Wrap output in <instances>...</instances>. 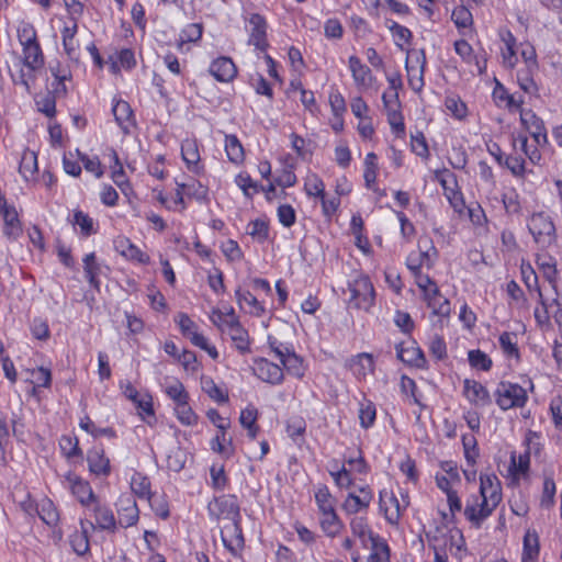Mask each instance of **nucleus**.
Returning <instances> with one entry per match:
<instances>
[{"mask_svg":"<svg viewBox=\"0 0 562 562\" xmlns=\"http://www.w3.org/2000/svg\"><path fill=\"white\" fill-rule=\"evenodd\" d=\"M480 510L476 505H467L464 516L475 528H480L483 521L488 518L502 501V486L498 477L491 474L480 475Z\"/></svg>","mask_w":562,"mask_h":562,"instance_id":"f257e3e1","label":"nucleus"},{"mask_svg":"<svg viewBox=\"0 0 562 562\" xmlns=\"http://www.w3.org/2000/svg\"><path fill=\"white\" fill-rule=\"evenodd\" d=\"M45 58L38 42L22 46V65L16 75L11 74V78L15 85H21L26 92H31V87L35 81L36 74L43 69Z\"/></svg>","mask_w":562,"mask_h":562,"instance_id":"f03ea898","label":"nucleus"},{"mask_svg":"<svg viewBox=\"0 0 562 562\" xmlns=\"http://www.w3.org/2000/svg\"><path fill=\"white\" fill-rule=\"evenodd\" d=\"M528 229L541 248H548L557 240L554 223L546 212L533 213L528 221Z\"/></svg>","mask_w":562,"mask_h":562,"instance_id":"7ed1b4c3","label":"nucleus"},{"mask_svg":"<svg viewBox=\"0 0 562 562\" xmlns=\"http://www.w3.org/2000/svg\"><path fill=\"white\" fill-rule=\"evenodd\" d=\"M350 292L349 305L368 311L374 304L375 292L369 277L359 276L348 283Z\"/></svg>","mask_w":562,"mask_h":562,"instance_id":"20e7f679","label":"nucleus"},{"mask_svg":"<svg viewBox=\"0 0 562 562\" xmlns=\"http://www.w3.org/2000/svg\"><path fill=\"white\" fill-rule=\"evenodd\" d=\"M495 394L496 403L503 411L522 407L528 400L526 390L516 383L502 382Z\"/></svg>","mask_w":562,"mask_h":562,"instance_id":"39448f33","label":"nucleus"},{"mask_svg":"<svg viewBox=\"0 0 562 562\" xmlns=\"http://www.w3.org/2000/svg\"><path fill=\"white\" fill-rule=\"evenodd\" d=\"M212 517L229 519L232 522L240 519V508L235 495H222L215 497L207 505Z\"/></svg>","mask_w":562,"mask_h":562,"instance_id":"423d86ee","label":"nucleus"},{"mask_svg":"<svg viewBox=\"0 0 562 562\" xmlns=\"http://www.w3.org/2000/svg\"><path fill=\"white\" fill-rule=\"evenodd\" d=\"M245 29L249 34L248 44L254 45L260 52H265L269 46L266 19L259 13H250L245 16Z\"/></svg>","mask_w":562,"mask_h":562,"instance_id":"0eeeda50","label":"nucleus"},{"mask_svg":"<svg viewBox=\"0 0 562 562\" xmlns=\"http://www.w3.org/2000/svg\"><path fill=\"white\" fill-rule=\"evenodd\" d=\"M117 512V526L121 528H130L135 526L139 520V509L136 501L130 494H123L120 496L116 503Z\"/></svg>","mask_w":562,"mask_h":562,"instance_id":"6e6552de","label":"nucleus"},{"mask_svg":"<svg viewBox=\"0 0 562 562\" xmlns=\"http://www.w3.org/2000/svg\"><path fill=\"white\" fill-rule=\"evenodd\" d=\"M63 483L71 491L72 495L76 496L80 504L85 507H90L92 502L97 501L90 484L74 472L66 473L64 475Z\"/></svg>","mask_w":562,"mask_h":562,"instance_id":"1a4fd4ad","label":"nucleus"},{"mask_svg":"<svg viewBox=\"0 0 562 562\" xmlns=\"http://www.w3.org/2000/svg\"><path fill=\"white\" fill-rule=\"evenodd\" d=\"M520 122L538 146H544L548 143L544 123L531 110L520 111Z\"/></svg>","mask_w":562,"mask_h":562,"instance_id":"9d476101","label":"nucleus"},{"mask_svg":"<svg viewBox=\"0 0 562 562\" xmlns=\"http://www.w3.org/2000/svg\"><path fill=\"white\" fill-rule=\"evenodd\" d=\"M94 517V527L95 529L105 530L109 532H114L117 529V522L112 509L99 502H92L90 507H88Z\"/></svg>","mask_w":562,"mask_h":562,"instance_id":"9b49d317","label":"nucleus"},{"mask_svg":"<svg viewBox=\"0 0 562 562\" xmlns=\"http://www.w3.org/2000/svg\"><path fill=\"white\" fill-rule=\"evenodd\" d=\"M385 495L386 492H380V509L383 510L385 519L391 525H397L403 512L408 506L407 497H405L403 503H401L394 494H391L387 501L384 499Z\"/></svg>","mask_w":562,"mask_h":562,"instance_id":"f8f14e48","label":"nucleus"},{"mask_svg":"<svg viewBox=\"0 0 562 562\" xmlns=\"http://www.w3.org/2000/svg\"><path fill=\"white\" fill-rule=\"evenodd\" d=\"M255 364V374L263 382L272 385H278L283 382V370L278 364L263 358L256 360Z\"/></svg>","mask_w":562,"mask_h":562,"instance_id":"ddd939ff","label":"nucleus"},{"mask_svg":"<svg viewBox=\"0 0 562 562\" xmlns=\"http://www.w3.org/2000/svg\"><path fill=\"white\" fill-rule=\"evenodd\" d=\"M209 71L217 81L231 82L237 75V67L232 58L221 56L211 63Z\"/></svg>","mask_w":562,"mask_h":562,"instance_id":"4468645a","label":"nucleus"},{"mask_svg":"<svg viewBox=\"0 0 562 562\" xmlns=\"http://www.w3.org/2000/svg\"><path fill=\"white\" fill-rule=\"evenodd\" d=\"M348 67L357 87L368 88L371 86L373 79L372 71L358 56L351 55L348 58Z\"/></svg>","mask_w":562,"mask_h":562,"instance_id":"2eb2a0df","label":"nucleus"},{"mask_svg":"<svg viewBox=\"0 0 562 562\" xmlns=\"http://www.w3.org/2000/svg\"><path fill=\"white\" fill-rule=\"evenodd\" d=\"M0 214L4 221L3 234L7 238L15 240L22 234V226L15 207L9 206L7 202H3Z\"/></svg>","mask_w":562,"mask_h":562,"instance_id":"dca6fc26","label":"nucleus"},{"mask_svg":"<svg viewBox=\"0 0 562 562\" xmlns=\"http://www.w3.org/2000/svg\"><path fill=\"white\" fill-rule=\"evenodd\" d=\"M81 530H75L70 537L69 542L72 550L78 555H85L89 551V529L95 530V527L92 521L88 519L80 520Z\"/></svg>","mask_w":562,"mask_h":562,"instance_id":"f3484780","label":"nucleus"},{"mask_svg":"<svg viewBox=\"0 0 562 562\" xmlns=\"http://www.w3.org/2000/svg\"><path fill=\"white\" fill-rule=\"evenodd\" d=\"M221 537L225 548L233 554H236V552L244 546V537L239 526V520L226 525L221 531Z\"/></svg>","mask_w":562,"mask_h":562,"instance_id":"a211bd4d","label":"nucleus"},{"mask_svg":"<svg viewBox=\"0 0 562 562\" xmlns=\"http://www.w3.org/2000/svg\"><path fill=\"white\" fill-rule=\"evenodd\" d=\"M390 558L391 550L387 542L380 536L372 538V541L370 542V554L367 562H390ZM359 560L360 557L358 553L352 554L353 562H359Z\"/></svg>","mask_w":562,"mask_h":562,"instance_id":"6ab92c4d","label":"nucleus"},{"mask_svg":"<svg viewBox=\"0 0 562 562\" xmlns=\"http://www.w3.org/2000/svg\"><path fill=\"white\" fill-rule=\"evenodd\" d=\"M463 393L475 405H487L491 402L490 393L484 385L475 380H464Z\"/></svg>","mask_w":562,"mask_h":562,"instance_id":"aec40b11","label":"nucleus"},{"mask_svg":"<svg viewBox=\"0 0 562 562\" xmlns=\"http://www.w3.org/2000/svg\"><path fill=\"white\" fill-rule=\"evenodd\" d=\"M182 159L187 165V168L195 173L200 175L203 171V167L200 165V154L198 144L193 139H186L181 144Z\"/></svg>","mask_w":562,"mask_h":562,"instance_id":"412c9836","label":"nucleus"},{"mask_svg":"<svg viewBox=\"0 0 562 562\" xmlns=\"http://www.w3.org/2000/svg\"><path fill=\"white\" fill-rule=\"evenodd\" d=\"M112 113L117 125L124 133H128L130 127L134 125V114L128 102L124 100H114Z\"/></svg>","mask_w":562,"mask_h":562,"instance_id":"4be33fe9","label":"nucleus"},{"mask_svg":"<svg viewBox=\"0 0 562 562\" xmlns=\"http://www.w3.org/2000/svg\"><path fill=\"white\" fill-rule=\"evenodd\" d=\"M87 462L89 465V470L95 475H109L110 460L105 457L104 450L99 448H93L87 453Z\"/></svg>","mask_w":562,"mask_h":562,"instance_id":"5701e85b","label":"nucleus"},{"mask_svg":"<svg viewBox=\"0 0 562 562\" xmlns=\"http://www.w3.org/2000/svg\"><path fill=\"white\" fill-rule=\"evenodd\" d=\"M499 37L504 43V48L502 49V59L504 66L508 68H514L518 61L516 55V37L509 30H501Z\"/></svg>","mask_w":562,"mask_h":562,"instance_id":"b1692460","label":"nucleus"},{"mask_svg":"<svg viewBox=\"0 0 562 562\" xmlns=\"http://www.w3.org/2000/svg\"><path fill=\"white\" fill-rule=\"evenodd\" d=\"M319 515L321 529L327 537L335 538L345 528V525L337 515L336 509L321 513Z\"/></svg>","mask_w":562,"mask_h":562,"instance_id":"393cba45","label":"nucleus"},{"mask_svg":"<svg viewBox=\"0 0 562 562\" xmlns=\"http://www.w3.org/2000/svg\"><path fill=\"white\" fill-rule=\"evenodd\" d=\"M227 335L231 337L235 348L240 353L250 351V339L248 331L243 327L239 321H231L229 331Z\"/></svg>","mask_w":562,"mask_h":562,"instance_id":"a878e982","label":"nucleus"},{"mask_svg":"<svg viewBox=\"0 0 562 562\" xmlns=\"http://www.w3.org/2000/svg\"><path fill=\"white\" fill-rule=\"evenodd\" d=\"M396 355L401 361L416 368H425L427 362L425 355L419 347L405 348L403 344H400L396 346Z\"/></svg>","mask_w":562,"mask_h":562,"instance_id":"bb28decb","label":"nucleus"},{"mask_svg":"<svg viewBox=\"0 0 562 562\" xmlns=\"http://www.w3.org/2000/svg\"><path fill=\"white\" fill-rule=\"evenodd\" d=\"M540 552L539 536L536 530L528 529L524 536L521 562H537Z\"/></svg>","mask_w":562,"mask_h":562,"instance_id":"cd10ccee","label":"nucleus"},{"mask_svg":"<svg viewBox=\"0 0 562 562\" xmlns=\"http://www.w3.org/2000/svg\"><path fill=\"white\" fill-rule=\"evenodd\" d=\"M539 69H533L531 66H524L517 71V82L520 89L530 95H538L539 88L535 80V76Z\"/></svg>","mask_w":562,"mask_h":562,"instance_id":"c85d7f7f","label":"nucleus"},{"mask_svg":"<svg viewBox=\"0 0 562 562\" xmlns=\"http://www.w3.org/2000/svg\"><path fill=\"white\" fill-rule=\"evenodd\" d=\"M235 296L240 308H244L247 313L255 316H261L265 313L263 305L249 291H243L238 288L235 291Z\"/></svg>","mask_w":562,"mask_h":562,"instance_id":"c756f323","label":"nucleus"},{"mask_svg":"<svg viewBox=\"0 0 562 562\" xmlns=\"http://www.w3.org/2000/svg\"><path fill=\"white\" fill-rule=\"evenodd\" d=\"M350 529L352 535L359 538L363 547H368V541L371 542L372 538L378 536L372 532L367 518L362 516L351 518Z\"/></svg>","mask_w":562,"mask_h":562,"instance_id":"7c9ffc66","label":"nucleus"},{"mask_svg":"<svg viewBox=\"0 0 562 562\" xmlns=\"http://www.w3.org/2000/svg\"><path fill=\"white\" fill-rule=\"evenodd\" d=\"M37 155L35 151L25 149L21 156L19 172L24 180L29 181L37 172Z\"/></svg>","mask_w":562,"mask_h":562,"instance_id":"2f4dec72","label":"nucleus"},{"mask_svg":"<svg viewBox=\"0 0 562 562\" xmlns=\"http://www.w3.org/2000/svg\"><path fill=\"white\" fill-rule=\"evenodd\" d=\"M77 31H78V25H77L76 21H74L71 26L66 25L61 30L63 46H64L65 53L71 59L77 58V49L79 47V44L75 38Z\"/></svg>","mask_w":562,"mask_h":562,"instance_id":"473e14b6","label":"nucleus"},{"mask_svg":"<svg viewBox=\"0 0 562 562\" xmlns=\"http://www.w3.org/2000/svg\"><path fill=\"white\" fill-rule=\"evenodd\" d=\"M225 151L233 164H241L245 158L244 147L236 135L225 136Z\"/></svg>","mask_w":562,"mask_h":562,"instance_id":"72a5a7b5","label":"nucleus"},{"mask_svg":"<svg viewBox=\"0 0 562 562\" xmlns=\"http://www.w3.org/2000/svg\"><path fill=\"white\" fill-rule=\"evenodd\" d=\"M418 248V254H420V259L423 260L424 265L428 269L432 268L438 258V250L435 247L432 240L428 237L419 238Z\"/></svg>","mask_w":562,"mask_h":562,"instance_id":"f704fd0d","label":"nucleus"},{"mask_svg":"<svg viewBox=\"0 0 562 562\" xmlns=\"http://www.w3.org/2000/svg\"><path fill=\"white\" fill-rule=\"evenodd\" d=\"M257 418L258 411L252 405H248L245 409H243L239 416V422L241 426L247 429L248 436L251 439H255L259 431V427L256 424Z\"/></svg>","mask_w":562,"mask_h":562,"instance_id":"c9c22d12","label":"nucleus"},{"mask_svg":"<svg viewBox=\"0 0 562 562\" xmlns=\"http://www.w3.org/2000/svg\"><path fill=\"white\" fill-rule=\"evenodd\" d=\"M286 372L293 376L302 378L304 375L303 360L293 348L285 351V356L280 360Z\"/></svg>","mask_w":562,"mask_h":562,"instance_id":"e433bc0d","label":"nucleus"},{"mask_svg":"<svg viewBox=\"0 0 562 562\" xmlns=\"http://www.w3.org/2000/svg\"><path fill=\"white\" fill-rule=\"evenodd\" d=\"M426 538L432 550L446 549L449 541L447 526H436L434 529L426 532Z\"/></svg>","mask_w":562,"mask_h":562,"instance_id":"4c0bfd02","label":"nucleus"},{"mask_svg":"<svg viewBox=\"0 0 562 562\" xmlns=\"http://www.w3.org/2000/svg\"><path fill=\"white\" fill-rule=\"evenodd\" d=\"M235 183L248 199H251L260 190H263V186L254 181L247 172L238 173L235 178Z\"/></svg>","mask_w":562,"mask_h":562,"instance_id":"58836bf2","label":"nucleus"},{"mask_svg":"<svg viewBox=\"0 0 562 562\" xmlns=\"http://www.w3.org/2000/svg\"><path fill=\"white\" fill-rule=\"evenodd\" d=\"M131 490L139 498H146L153 496L154 493L150 491V481L147 476L142 473H135L131 480Z\"/></svg>","mask_w":562,"mask_h":562,"instance_id":"ea45409f","label":"nucleus"},{"mask_svg":"<svg viewBox=\"0 0 562 562\" xmlns=\"http://www.w3.org/2000/svg\"><path fill=\"white\" fill-rule=\"evenodd\" d=\"M370 505L367 497H361L355 493H349L344 501L341 508L347 515H355L363 509H367Z\"/></svg>","mask_w":562,"mask_h":562,"instance_id":"a19ab883","label":"nucleus"},{"mask_svg":"<svg viewBox=\"0 0 562 562\" xmlns=\"http://www.w3.org/2000/svg\"><path fill=\"white\" fill-rule=\"evenodd\" d=\"M499 346L504 355L508 358L520 359L519 348L517 346L516 336L513 333L504 331L498 338Z\"/></svg>","mask_w":562,"mask_h":562,"instance_id":"79ce46f5","label":"nucleus"},{"mask_svg":"<svg viewBox=\"0 0 562 562\" xmlns=\"http://www.w3.org/2000/svg\"><path fill=\"white\" fill-rule=\"evenodd\" d=\"M83 270L86 278L91 286L99 289V280L98 274L100 272V267L95 261V254L90 252L87 254L83 258Z\"/></svg>","mask_w":562,"mask_h":562,"instance_id":"37998d69","label":"nucleus"},{"mask_svg":"<svg viewBox=\"0 0 562 562\" xmlns=\"http://www.w3.org/2000/svg\"><path fill=\"white\" fill-rule=\"evenodd\" d=\"M202 390L215 402L223 404L228 401V395L221 387L216 385L214 380L210 376H202Z\"/></svg>","mask_w":562,"mask_h":562,"instance_id":"c03bdc74","label":"nucleus"},{"mask_svg":"<svg viewBox=\"0 0 562 562\" xmlns=\"http://www.w3.org/2000/svg\"><path fill=\"white\" fill-rule=\"evenodd\" d=\"M376 418V408L371 401H363L359 407V422L360 426L364 429H369L374 425Z\"/></svg>","mask_w":562,"mask_h":562,"instance_id":"a18cd8bd","label":"nucleus"},{"mask_svg":"<svg viewBox=\"0 0 562 562\" xmlns=\"http://www.w3.org/2000/svg\"><path fill=\"white\" fill-rule=\"evenodd\" d=\"M110 168L112 170L111 177L114 183L122 187L127 182L123 165L120 161L119 155L114 149L109 150Z\"/></svg>","mask_w":562,"mask_h":562,"instance_id":"49530a36","label":"nucleus"},{"mask_svg":"<svg viewBox=\"0 0 562 562\" xmlns=\"http://www.w3.org/2000/svg\"><path fill=\"white\" fill-rule=\"evenodd\" d=\"M247 233L258 243H265L269 238V224L263 218H256L248 224Z\"/></svg>","mask_w":562,"mask_h":562,"instance_id":"de8ad7c7","label":"nucleus"},{"mask_svg":"<svg viewBox=\"0 0 562 562\" xmlns=\"http://www.w3.org/2000/svg\"><path fill=\"white\" fill-rule=\"evenodd\" d=\"M315 502L319 514L334 510L335 499L326 485H321L315 492Z\"/></svg>","mask_w":562,"mask_h":562,"instance_id":"09e8293b","label":"nucleus"},{"mask_svg":"<svg viewBox=\"0 0 562 562\" xmlns=\"http://www.w3.org/2000/svg\"><path fill=\"white\" fill-rule=\"evenodd\" d=\"M181 189H186V196L194 199L199 202H204L207 199V187L203 186L200 181L191 180L188 183H181Z\"/></svg>","mask_w":562,"mask_h":562,"instance_id":"8fccbe9b","label":"nucleus"},{"mask_svg":"<svg viewBox=\"0 0 562 562\" xmlns=\"http://www.w3.org/2000/svg\"><path fill=\"white\" fill-rule=\"evenodd\" d=\"M79 426L81 429L87 431L88 434L92 435L94 438L105 436L109 438H115L116 434L113 428L105 427V428H99L94 425V423L90 419L89 416H85L80 419Z\"/></svg>","mask_w":562,"mask_h":562,"instance_id":"3c124183","label":"nucleus"},{"mask_svg":"<svg viewBox=\"0 0 562 562\" xmlns=\"http://www.w3.org/2000/svg\"><path fill=\"white\" fill-rule=\"evenodd\" d=\"M211 448L213 451L222 453L227 458L234 452L232 438L226 440V430H218V434L211 442Z\"/></svg>","mask_w":562,"mask_h":562,"instance_id":"603ef678","label":"nucleus"},{"mask_svg":"<svg viewBox=\"0 0 562 562\" xmlns=\"http://www.w3.org/2000/svg\"><path fill=\"white\" fill-rule=\"evenodd\" d=\"M445 105L451 115L457 120H463L468 115L467 104L457 95H449L445 100Z\"/></svg>","mask_w":562,"mask_h":562,"instance_id":"864d4df0","label":"nucleus"},{"mask_svg":"<svg viewBox=\"0 0 562 562\" xmlns=\"http://www.w3.org/2000/svg\"><path fill=\"white\" fill-rule=\"evenodd\" d=\"M37 513L40 518L48 526L56 525L59 519L58 512L49 499H44L40 504Z\"/></svg>","mask_w":562,"mask_h":562,"instance_id":"5fc2aeb1","label":"nucleus"},{"mask_svg":"<svg viewBox=\"0 0 562 562\" xmlns=\"http://www.w3.org/2000/svg\"><path fill=\"white\" fill-rule=\"evenodd\" d=\"M202 36V25L198 23L188 24L180 33L178 48L182 49V46L187 43H195Z\"/></svg>","mask_w":562,"mask_h":562,"instance_id":"6e6d98bb","label":"nucleus"},{"mask_svg":"<svg viewBox=\"0 0 562 562\" xmlns=\"http://www.w3.org/2000/svg\"><path fill=\"white\" fill-rule=\"evenodd\" d=\"M468 360L472 368L482 371H488L492 368V359L480 349L470 350L468 353Z\"/></svg>","mask_w":562,"mask_h":562,"instance_id":"4d7b16f0","label":"nucleus"},{"mask_svg":"<svg viewBox=\"0 0 562 562\" xmlns=\"http://www.w3.org/2000/svg\"><path fill=\"white\" fill-rule=\"evenodd\" d=\"M71 222L80 227L81 234L86 237L95 233L93 220L82 211H76Z\"/></svg>","mask_w":562,"mask_h":562,"instance_id":"13d9d810","label":"nucleus"},{"mask_svg":"<svg viewBox=\"0 0 562 562\" xmlns=\"http://www.w3.org/2000/svg\"><path fill=\"white\" fill-rule=\"evenodd\" d=\"M557 487L555 482L552 475H546L543 480V488L542 495L540 499V505L542 507L549 508L554 504Z\"/></svg>","mask_w":562,"mask_h":562,"instance_id":"bf43d9fd","label":"nucleus"},{"mask_svg":"<svg viewBox=\"0 0 562 562\" xmlns=\"http://www.w3.org/2000/svg\"><path fill=\"white\" fill-rule=\"evenodd\" d=\"M175 412L179 422L186 426L195 425L198 422V416L189 405V401L176 405Z\"/></svg>","mask_w":562,"mask_h":562,"instance_id":"052dcab7","label":"nucleus"},{"mask_svg":"<svg viewBox=\"0 0 562 562\" xmlns=\"http://www.w3.org/2000/svg\"><path fill=\"white\" fill-rule=\"evenodd\" d=\"M147 501L156 516L160 517L161 519H167L169 517V505L164 495H157L154 493L153 496Z\"/></svg>","mask_w":562,"mask_h":562,"instance_id":"680f3d73","label":"nucleus"},{"mask_svg":"<svg viewBox=\"0 0 562 562\" xmlns=\"http://www.w3.org/2000/svg\"><path fill=\"white\" fill-rule=\"evenodd\" d=\"M304 190L310 196L321 198L325 194V184L317 175H310L304 183Z\"/></svg>","mask_w":562,"mask_h":562,"instance_id":"e2e57ef3","label":"nucleus"},{"mask_svg":"<svg viewBox=\"0 0 562 562\" xmlns=\"http://www.w3.org/2000/svg\"><path fill=\"white\" fill-rule=\"evenodd\" d=\"M167 395L175 402L176 405L189 401V394L186 391L183 384L175 380L172 383L166 386Z\"/></svg>","mask_w":562,"mask_h":562,"instance_id":"0e129e2a","label":"nucleus"},{"mask_svg":"<svg viewBox=\"0 0 562 562\" xmlns=\"http://www.w3.org/2000/svg\"><path fill=\"white\" fill-rule=\"evenodd\" d=\"M408 77V85L415 92H420L425 85L424 72L425 68H417L415 66L405 67Z\"/></svg>","mask_w":562,"mask_h":562,"instance_id":"69168bd1","label":"nucleus"},{"mask_svg":"<svg viewBox=\"0 0 562 562\" xmlns=\"http://www.w3.org/2000/svg\"><path fill=\"white\" fill-rule=\"evenodd\" d=\"M60 449L67 458H75L82 456V451L79 448L78 439L71 438L70 436H63L59 441Z\"/></svg>","mask_w":562,"mask_h":562,"instance_id":"338daca9","label":"nucleus"},{"mask_svg":"<svg viewBox=\"0 0 562 562\" xmlns=\"http://www.w3.org/2000/svg\"><path fill=\"white\" fill-rule=\"evenodd\" d=\"M355 371L359 375H366L367 372H372L374 369V361L371 355L360 353L353 360Z\"/></svg>","mask_w":562,"mask_h":562,"instance_id":"774afa93","label":"nucleus"}]
</instances>
